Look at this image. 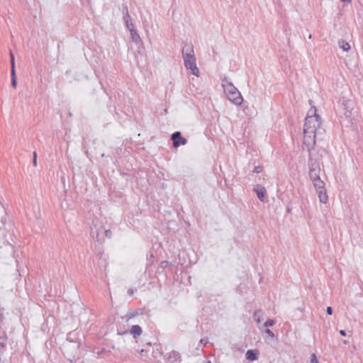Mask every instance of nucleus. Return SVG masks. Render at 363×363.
<instances>
[{
	"instance_id": "39",
	"label": "nucleus",
	"mask_w": 363,
	"mask_h": 363,
	"mask_svg": "<svg viewBox=\"0 0 363 363\" xmlns=\"http://www.w3.org/2000/svg\"><path fill=\"white\" fill-rule=\"evenodd\" d=\"M144 352H147V351H145V350L142 349V350H140V355H141V356H143V354H144Z\"/></svg>"
},
{
	"instance_id": "15",
	"label": "nucleus",
	"mask_w": 363,
	"mask_h": 363,
	"mask_svg": "<svg viewBox=\"0 0 363 363\" xmlns=\"http://www.w3.org/2000/svg\"><path fill=\"white\" fill-rule=\"evenodd\" d=\"M338 45L344 51H348L350 49V44L344 40H340L338 41Z\"/></svg>"
},
{
	"instance_id": "8",
	"label": "nucleus",
	"mask_w": 363,
	"mask_h": 363,
	"mask_svg": "<svg viewBox=\"0 0 363 363\" xmlns=\"http://www.w3.org/2000/svg\"><path fill=\"white\" fill-rule=\"evenodd\" d=\"M167 359L171 363H179L181 362L180 354L174 350H172L167 353Z\"/></svg>"
},
{
	"instance_id": "27",
	"label": "nucleus",
	"mask_w": 363,
	"mask_h": 363,
	"mask_svg": "<svg viewBox=\"0 0 363 363\" xmlns=\"http://www.w3.org/2000/svg\"><path fill=\"white\" fill-rule=\"evenodd\" d=\"M105 236L108 238H111L112 235V232L110 230H104V231Z\"/></svg>"
},
{
	"instance_id": "3",
	"label": "nucleus",
	"mask_w": 363,
	"mask_h": 363,
	"mask_svg": "<svg viewBox=\"0 0 363 363\" xmlns=\"http://www.w3.org/2000/svg\"><path fill=\"white\" fill-rule=\"evenodd\" d=\"M303 130L308 133H316L323 135L325 130L321 127L320 117L319 116H307L305 119Z\"/></svg>"
},
{
	"instance_id": "42",
	"label": "nucleus",
	"mask_w": 363,
	"mask_h": 363,
	"mask_svg": "<svg viewBox=\"0 0 363 363\" xmlns=\"http://www.w3.org/2000/svg\"><path fill=\"white\" fill-rule=\"evenodd\" d=\"M343 342H344V344H347V343H348V341H347V340H344V341H343Z\"/></svg>"
},
{
	"instance_id": "41",
	"label": "nucleus",
	"mask_w": 363,
	"mask_h": 363,
	"mask_svg": "<svg viewBox=\"0 0 363 363\" xmlns=\"http://www.w3.org/2000/svg\"><path fill=\"white\" fill-rule=\"evenodd\" d=\"M3 320V315L0 313V322Z\"/></svg>"
},
{
	"instance_id": "7",
	"label": "nucleus",
	"mask_w": 363,
	"mask_h": 363,
	"mask_svg": "<svg viewBox=\"0 0 363 363\" xmlns=\"http://www.w3.org/2000/svg\"><path fill=\"white\" fill-rule=\"evenodd\" d=\"M309 152L308 167L309 168H320L319 157L318 154H313L312 151Z\"/></svg>"
},
{
	"instance_id": "24",
	"label": "nucleus",
	"mask_w": 363,
	"mask_h": 363,
	"mask_svg": "<svg viewBox=\"0 0 363 363\" xmlns=\"http://www.w3.org/2000/svg\"><path fill=\"white\" fill-rule=\"evenodd\" d=\"M311 363H319L315 354H312L311 356Z\"/></svg>"
},
{
	"instance_id": "1",
	"label": "nucleus",
	"mask_w": 363,
	"mask_h": 363,
	"mask_svg": "<svg viewBox=\"0 0 363 363\" xmlns=\"http://www.w3.org/2000/svg\"><path fill=\"white\" fill-rule=\"evenodd\" d=\"M182 57L186 69L190 70L193 75L198 77L199 70L196 65V59L191 45L187 43L184 45L182 49Z\"/></svg>"
},
{
	"instance_id": "29",
	"label": "nucleus",
	"mask_w": 363,
	"mask_h": 363,
	"mask_svg": "<svg viewBox=\"0 0 363 363\" xmlns=\"http://www.w3.org/2000/svg\"><path fill=\"white\" fill-rule=\"evenodd\" d=\"M33 164L35 167L37 166V153H36V152H33Z\"/></svg>"
},
{
	"instance_id": "22",
	"label": "nucleus",
	"mask_w": 363,
	"mask_h": 363,
	"mask_svg": "<svg viewBox=\"0 0 363 363\" xmlns=\"http://www.w3.org/2000/svg\"><path fill=\"white\" fill-rule=\"evenodd\" d=\"M274 325V320H272V319H269L267 320L264 323V325L265 327H269V326H272Z\"/></svg>"
},
{
	"instance_id": "16",
	"label": "nucleus",
	"mask_w": 363,
	"mask_h": 363,
	"mask_svg": "<svg viewBox=\"0 0 363 363\" xmlns=\"http://www.w3.org/2000/svg\"><path fill=\"white\" fill-rule=\"evenodd\" d=\"M130 33L131 38L133 42H135V43H138L139 42L141 41L140 37L139 34L137 33L136 30H130Z\"/></svg>"
},
{
	"instance_id": "6",
	"label": "nucleus",
	"mask_w": 363,
	"mask_h": 363,
	"mask_svg": "<svg viewBox=\"0 0 363 363\" xmlns=\"http://www.w3.org/2000/svg\"><path fill=\"white\" fill-rule=\"evenodd\" d=\"M171 140L174 147H178L181 145H185L187 143V140L182 136L179 131L174 132L171 135Z\"/></svg>"
},
{
	"instance_id": "37",
	"label": "nucleus",
	"mask_w": 363,
	"mask_h": 363,
	"mask_svg": "<svg viewBox=\"0 0 363 363\" xmlns=\"http://www.w3.org/2000/svg\"><path fill=\"white\" fill-rule=\"evenodd\" d=\"M341 1L343 2V3L349 4V3H350L352 1V0H341Z\"/></svg>"
},
{
	"instance_id": "26",
	"label": "nucleus",
	"mask_w": 363,
	"mask_h": 363,
	"mask_svg": "<svg viewBox=\"0 0 363 363\" xmlns=\"http://www.w3.org/2000/svg\"><path fill=\"white\" fill-rule=\"evenodd\" d=\"M125 26H126V28L128 29V30L130 32V30H135V28H134V24L133 23V22L127 23V24H125Z\"/></svg>"
},
{
	"instance_id": "4",
	"label": "nucleus",
	"mask_w": 363,
	"mask_h": 363,
	"mask_svg": "<svg viewBox=\"0 0 363 363\" xmlns=\"http://www.w3.org/2000/svg\"><path fill=\"white\" fill-rule=\"evenodd\" d=\"M104 228L102 221L99 218H94L92 220L90 234L98 242L104 241Z\"/></svg>"
},
{
	"instance_id": "45",
	"label": "nucleus",
	"mask_w": 363,
	"mask_h": 363,
	"mask_svg": "<svg viewBox=\"0 0 363 363\" xmlns=\"http://www.w3.org/2000/svg\"><path fill=\"white\" fill-rule=\"evenodd\" d=\"M147 345H148L149 346L151 345V343L150 342H147Z\"/></svg>"
},
{
	"instance_id": "44",
	"label": "nucleus",
	"mask_w": 363,
	"mask_h": 363,
	"mask_svg": "<svg viewBox=\"0 0 363 363\" xmlns=\"http://www.w3.org/2000/svg\"><path fill=\"white\" fill-rule=\"evenodd\" d=\"M287 211L289 212L290 211V208L288 207L287 208Z\"/></svg>"
},
{
	"instance_id": "10",
	"label": "nucleus",
	"mask_w": 363,
	"mask_h": 363,
	"mask_svg": "<svg viewBox=\"0 0 363 363\" xmlns=\"http://www.w3.org/2000/svg\"><path fill=\"white\" fill-rule=\"evenodd\" d=\"M245 355L247 360L255 361L258 359L259 351L257 350H248Z\"/></svg>"
},
{
	"instance_id": "14",
	"label": "nucleus",
	"mask_w": 363,
	"mask_h": 363,
	"mask_svg": "<svg viewBox=\"0 0 363 363\" xmlns=\"http://www.w3.org/2000/svg\"><path fill=\"white\" fill-rule=\"evenodd\" d=\"M313 182V186L316 189H322L325 187V183L323 180H321L320 178H318V179H314L312 181Z\"/></svg>"
},
{
	"instance_id": "38",
	"label": "nucleus",
	"mask_w": 363,
	"mask_h": 363,
	"mask_svg": "<svg viewBox=\"0 0 363 363\" xmlns=\"http://www.w3.org/2000/svg\"><path fill=\"white\" fill-rule=\"evenodd\" d=\"M350 113H350V111H347V112H345V116H346V117L349 118V117H350Z\"/></svg>"
},
{
	"instance_id": "35",
	"label": "nucleus",
	"mask_w": 363,
	"mask_h": 363,
	"mask_svg": "<svg viewBox=\"0 0 363 363\" xmlns=\"http://www.w3.org/2000/svg\"><path fill=\"white\" fill-rule=\"evenodd\" d=\"M261 312H262V311H261L260 309H259V310H256V311H255V313H254V315H255V316H257V315L259 313H261Z\"/></svg>"
},
{
	"instance_id": "40",
	"label": "nucleus",
	"mask_w": 363,
	"mask_h": 363,
	"mask_svg": "<svg viewBox=\"0 0 363 363\" xmlns=\"http://www.w3.org/2000/svg\"><path fill=\"white\" fill-rule=\"evenodd\" d=\"M262 320V318L261 317H258L257 319V323H260Z\"/></svg>"
},
{
	"instance_id": "23",
	"label": "nucleus",
	"mask_w": 363,
	"mask_h": 363,
	"mask_svg": "<svg viewBox=\"0 0 363 363\" xmlns=\"http://www.w3.org/2000/svg\"><path fill=\"white\" fill-rule=\"evenodd\" d=\"M169 266V262L167 261H162L160 264V267L162 268V269H165Z\"/></svg>"
},
{
	"instance_id": "30",
	"label": "nucleus",
	"mask_w": 363,
	"mask_h": 363,
	"mask_svg": "<svg viewBox=\"0 0 363 363\" xmlns=\"http://www.w3.org/2000/svg\"><path fill=\"white\" fill-rule=\"evenodd\" d=\"M265 333H266L267 334H268V335H269V337H271L272 338L274 337V333H273L270 329H269V328H267V329L265 330Z\"/></svg>"
},
{
	"instance_id": "31",
	"label": "nucleus",
	"mask_w": 363,
	"mask_h": 363,
	"mask_svg": "<svg viewBox=\"0 0 363 363\" xmlns=\"http://www.w3.org/2000/svg\"><path fill=\"white\" fill-rule=\"evenodd\" d=\"M262 171V167L261 166H257L254 168L253 172L260 173Z\"/></svg>"
},
{
	"instance_id": "9",
	"label": "nucleus",
	"mask_w": 363,
	"mask_h": 363,
	"mask_svg": "<svg viewBox=\"0 0 363 363\" xmlns=\"http://www.w3.org/2000/svg\"><path fill=\"white\" fill-rule=\"evenodd\" d=\"M254 191L256 192L259 200L261 201H264L266 194L265 188L262 186L257 185L256 187H255Z\"/></svg>"
},
{
	"instance_id": "32",
	"label": "nucleus",
	"mask_w": 363,
	"mask_h": 363,
	"mask_svg": "<svg viewBox=\"0 0 363 363\" xmlns=\"http://www.w3.org/2000/svg\"><path fill=\"white\" fill-rule=\"evenodd\" d=\"M326 311H327V313L328 315H332L333 314V308H332V307L328 306L327 309H326Z\"/></svg>"
},
{
	"instance_id": "28",
	"label": "nucleus",
	"mask_w": 363,
	"mask_h": 363,
	"mask_svg": "<svg viewBox=\"0 0 363 363\" xmlns=\"http://www.w3.org/2000/svg\"><path fill=\"white\" fill-rule=\"evenodd\" d=\"M123 20H124V21H125V24H127V23H131V22H132V18H131V17H130V15H128V18H127V16H123Z\"/></svg>"
},
{
	"instance_id": "21",
	"label": "nucleus",
	"mask_w": 363,
	"mask_h": 363,
	"mask_svg": "<svg viewBox=\"0 0 363 363\" xmlns=\"http://www.w3.org/2000/svg\"><path fill=\"white\" fill-rule=\"evenodd\" d=\"M137 315H138V311H135V312H133V313H127V315H125V317L127 318V320H129V319L133 318H134V317H135Z\"/></svg>"
},
{
	"instance_id": "12",
	"label": "nucleus",
	"mask_w": 363,
	"mask_h": 363,
	"mask_svg": "<svg viewBox=\"0 0 363 363\" xmlns=\"http://www.w3.org/2000/svg\"><path fill=\"white\" fill-rule=\"evenodd\" d=\"M320 168H309V177L311 181L320 178Z\"/></svg>"
},
{
	"instance_id": "36",
	"label": "nucleus",
	"mask_w": 363,
	"mask_h": 363,
	"mask_svg": "<svg viewBox=\"0 0 363 363\" xmlns=\"http://www.w3.org/2000/svg\"><path fill=\"white\" fill-rule=\"evenodd\" d=\"M340 334L342 336H345L346 335V332L344 330H340Z\"/></svg>"
},
{
	"instance_id": "20",
	"label": "nucleus",
	"mask_w": 363,
	"mask_h": 363,
	"mask_svg": "<svg viewBox=\"0 0 363 363\" xmlns=\"http://www.w3.org/2000/svg\"><path fill=\"white\" fill-rule=\"evenodd\" d=\"M10 58H11V70H15L14 55L12 53V52H10Z\"/></svg>"
},
{
	"instance_id": "13",
	"label": "nucleus",
	"mask_w": 363,
	"mask_h": 363,
	"mask_svg": "<svg viewBox=\"0 0 363 363\" xmlns=\"http://www.w3.org/2000/svg\"><path fill=\"white\" fill-rule=\"evenodd\" d=\"M130 333L133 335L134 338H137V337L142 334L143 330L140 326L138 325H134L131 327Z\"/></svg>"
},
{
	"instance_id": "2",
	"label": "nucleus",
	"mask_w": 363,
	"mask_h": 363,
	"mask_svg": "<svg viewBox=\"0 0 363 363\" xmlns=\"http://www.w3.org/2000/svg\"><path fill=\"white\" fill-rule=\"evenodd\" d=\"M222 86L228 99L236 105H240L243 101L238 89L229 82L226 77L222 79Z\"/></svg>"
},
{
	"instance_id": "18",
	"label": "nucleus",
	"mask_w": 363,
	"mask_h": 363,
	"mask_svg": "<svg viewBox=\"0 0 363 363\" xmlns=\"http://www.w3.org/2000/svg\"><path fill=\"white\" fill-rule=\"evenodd\" d=\"M6 337L0 336V351L4 349L6 346Z\"/></svg>"
},
{
	"instance_id": "5",
	"label": "nucleus",
	"mask_w": 363,
	"mask_h": 363,
	"mask_svg": "<svg viewBox=\"0 0 363 363\" xmlns=\"http://www.w3.org/2000/svg\"><path fill=\"white\" fill-rule=\"evenodd\" d=\"M320 135L316 133H308L306 130H303V148L308 152L313 150L315 144V138L319 137ZM322 135H320L321 137Z\"/></svg>"
},
{
	"instance_id": "17",
	"label": "nucleus",
	"mask_w": 363,
	"mask_h": 363,
	"mask_svg": "<svg viewBox=\"0 0 363 363\" xmlns=\"http://www.w3.org/2000/svg\"><path fill=\"white\" fill-rule=\"evenodd\" d=\"M11 86L13 88L16 89L17 86V79L16 75V71H11Z\"/></svg>"
},
{
	"instance_id": "34",
	"label": "nucleus",
	"mask_w": 363,
	"mask_h": 363,
	"mask_svg": "<svg viewBox=\"0 0 363 363\" xmlns=\"http://www.w3.org/2000/svg\"><path fill=\"white\" fill-rule=\"evenodd\" d=\"M207 342H208V341H207V340H203V339H201V340L199 341V343H200V344H201V345H206V344H207Z\"/></svg>"
},
{
	"instance_id": "25",
	"label": "nucleus",
	"mask_w": 363,
	"mask_h": 363,
	"mask_svg": "<svg viewBox=\"0 0 363 363\" xmlns=\"http://www.w3.org/2000/svg\"><path fill=\"white\" fill-rule=\"evenodd\" d=\"M308 115H310V116H318V115L316 113V109H315V108H311V109L308 111V115H307V116H308Z\"/></svg>"
},
{
	"instance_id": "19",
	"label": "nucleus",
	"mask_w": 363,
	"mask_h": 363,
	"mask_svg": "<svg viewBox=\"0 0 363 363\" xmlns=\"http://www.w3.org/2000/svg\"><path fill=\"white\" fill-rule=\"evenodd\" d=\"M122 9H123L122 11H123V16H127V18H128V15H130L129 12H128V6L126 4H123Z\"/></svg>"
},
{
	"instance_id": "33",
	"label": "nucleus",
	"mask_w": 363,
	"mask_h": 363,
	"mask_svg": "<svg viewBox=\"0 0 363 363\" xmlns=\"http://www.w3.org/2000/svg\"><path fill=\"white\" fill-rule=\"evenodd\" d=\"M128 295L132 296L134 294V290L133 289H129L128 290Z\"/></svg>"
},
{
	"instance_id": "11",
	"label": "nucleus",
	"mask_w": 363,
	"mask_h": 363,
	"mask_svg": "<svg viewBox=\"0 0 363 363\" xmlns=\"http://www.w3.org/2000/svg\"><path fill=\"white\" fill-rule=\"evenodd\" d=\"M317 194L318 195L319 200L323 203H326L328 202V198L326 193V189L324 187L322 189H316Z\"/></svg>"
},
{
	"instance_id": "43",
	"label": "nucleus",
	"mask_w": 363,
	"mask_h": 363,
	"mask_svg": "<svg viewBox=\"0 0 363 363\" xmlns=\"http://www.w3.org/2000/svg\"><path fill=\"white\" fill-rule=\"evenodd\" d=\"M69 361H70L71 362H73V359H72L69 358Z\"/></svg>"
},
{
	"instance_id": "46",
	"label": "nucleus",
	"mask_w": 363,
	"mask_h": 363,
	"mask_svg": "<svg viewBox=\"0 0 363 363\" xmlns=\"http://www.w3.org/2000/svg\"><path fill=\"white\" fill-rule=\"evenodd\" d=\"M206 363H211V362L210 360H208Z\"/></svg>"
}]
</instances>
